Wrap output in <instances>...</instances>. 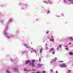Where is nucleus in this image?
Segmentation results:
<instances>
[{"label":"nucleus","instance_id":"nucleus-1","mask_svg":"<svg viewBox=\"0 0 73 73\" xmlns=\"http://www.w3.org/2000/svg\"><path fill=\"white\" fill-rule=\"evenodd\" d=\"M60 67H61V68H64V67H65L66 66V65L64 64H63L61 65H60Z\"/></svg>","mask_w":73,"mask_h":73},{"label":"nucleus","instance_id":"nucleus-2","mask_svg":"<svg viewBox=\"0 0 73 73\" xmlns=\"http://www.w3.org/2000/svg\"><path fill=\"white\" fill-rule=\"evenodd\" d=\"M29 64H30L31 66H32V67H35V64L34 63L32 62V63L31 64V62H30Z\"/></svg>","mask_w":73,"mask_h":73},{"label":"nucleus","instance_id":"nucleus-3","mask_svg":"<svg viewBox=\"0 0 73 73\" xmlns=\"http://www.w3.org/2000/svg\"><path fill=\"white\" fill-rule=\"evenodd\" d=\"M54 49L53 48H50V50L49 51V52H51V51H53V50H54Z\"/></svg>","mask_w":73,"mask_h":73},{"label":"nucleus","instance_id":"nucleus-4","mask_svg":"<svg viewBox=\"0 0 73 73\" xmlns=\"http://www.w3.org/2000/svg\"><path fill=\"white\" fill-rule=\"evenodd\" d=\"M48 2H47L46 1H43V2L44 3H46V4H48L49 3H50V0H48Z\"/></svg>","mask_w":73,"mask_h":73},{"label":"nucleus","instance_id":"nucleus-5","mask_svg":"<svg viewBox=\"0 0 73 73\" xmlns=\"http://www.w3.org/2000/svg\"><path fill=\"white\" fill-rule=\"evenodd\" d=\"M29 62H31V61H30V60H29L27 62L25 63V64H27Z\"/></svg>","mask_w":73,"mask_h":73},{"label":"nucleus","instance_id":"nucleus-6","mask_svg":"<svg viewBox=\"0 0 73 73\" xmlns=\"http://www.w3.org/2000/svg\"><path fill=\"white\" fill-rule=\"evenodd\" d=\"M49 40H50V41H54V39H50Z\"/></svg>","mask_w":73,"mask_h":73},{"label":"nucleus","instance_id":"nucleus-7","mask_svg":"<svg viewBox=\"0 0 73 73\" xmlns=\"http://www.w3.org/2000/svg\"><path fill=\"white\" fill-rule=\"evenodd\" d=\"M71 70H68L67 72V73H70V72H71Z\"/></svg>","mask_w":73,"mask_h":73},{"label":"nucleus","instance_id":"nucleus-8","mask_svg":"<svg viewBox=\"0 0 73 73\" xmlns=\"http://www.w3.org/2000/svg\"><path fill=\"white\" fill-rule=\"evenodd\" d=\"M42 48H41V49H40V53H42Z\"/></svg>","mask_w":73,"mask_h":73},{"label":"nucleus","instance_id":"nucleus-9","mask_svg":"<svg viewBox=\"0 0 73 73\" xmlns=\"http://www.w3.org/2000/svg\"><path fill=\"white\" fill-rule=\"evenodd\" d=\"M56 60H57V58L56 57L55 58V59L53 61V62L55 61H56Z\"/></svg>","mask_w":73,"mask_h":73},{"label":"nucleus","instance_id":"nucleus-10","mask_svg":"<svg viewBox=\"0 0 73 73\" xmlns=\"http://www.w3.org/2000/svg\"><path fill=\"white\" fill-rule=\"evenodd\" d=\"M69 54L70 55H73V53L72 52H70Z\"/></svg>","mask_w":73,"mask_h":73},{"label":"nucleus","instance_id":"nucleus-11","mask_svg":"<svg viewBox=\"0 0 73 73\" xmlns=\"http://www.w3.org/2000/svg\"><path fill=\"white\" fill-rule=\"evenodd\" d=\"M6 72H7L8 73H10V72H9V70H6Z\"/></svg>","mask_w":73,"mask_h":73},{"label":"nucleus","instance_id":"nucleus-12","mask_svg":"<svg viewBox=\"0 0 73 73\" xmlns=\"http://www.w3.org/2000/svg\"><path fill=\"white\" fill-rule=\"evenodd\" d=\"M70 38L72 40V41L73 40V37H70Z\"/></svg>","mask_w":73,"mask_h":73},{"label":"nucleus","instance_id":"nucleus-13","mask_svg":"<svg viewBox=\"0 0 73 73\" xmlns=\"http://www.w3.org/2000/svg\"><path fill=\"white\" fill-rule=\"evenodd\" d=\"M9 22H11V21H12V19H9Z\"/></svg>","mask_w":73,"mask_h":73},{"label":"nucleus","instance_id":"nucleus-14","mask_svg":"<svg viewBox=\"0 0 73 73\" xmlns=\"http://www.w3.org/2000/svg\"><path fill=\"white\" fill-rule=\"evenodd\" d=\"M55 53V51H53L52 52V54H54Z\"/></svg>","mask_w":73,"mask_h":73},{"label":"nucleus","instance_id":"nucleus-15","mask_svg":"<svg viewBox=\"0 0 73 73\" xmlns=\"http://www.w3.org/2000/svg\"><path fill=\"white\" fill-rule=\"evenodd\" d=\"M26 48H31L29 47L28 46H27V45L26 46Z\"/></svg>","mask_w":73,"mask_h":73},{"label":"nucleus","instance_id":"nucleus-16","mask_svg":"<svg viewBox=\"0 0 73 73\" xmlns=\"http://www.w3.org/2000/svg\"><path fill=\"white\" fill-rule=\"evenodd\" d=\"M38 65L40 66V67H41L42 65V64H38Z\"/></svg>","mask_w":73,"mask_h":73},{"label":"nucleus","instance_id":"nucleus-17","mask_svg":"<svg viewBox=\"0 0 73 73\" xmlns=\"http://www.w3.org/2000/svg\"><path fill=\"white\" fill-rule=\"evenodd\" d=\"M49 33V31H47L46 32V34H48V33Z\"/></svg>","mask_w":73,"mask_h":73},{"label":"nucleus","instance_id":"nucleus-18","mask_svg":"<svg viewBox=\"0 0 73 73\" xmlns=\"http://www.w3.org/2000/svg\"><path fill=\"white\" fill-rule=\"evenodd\" d=\"M64 62V61H59V62Z\"/></svg>","mask_w":73,"mask_h":73},{"label":"nucleus","instance_id":"nucleus-19","mask_svg":"<svg viewBox=\"0 0 73 73\" xmlns=\"http://www.w3.org/2000/svg\"><path fill=\"white\" fill-rule=\"evenodd\" d=\"M33 62L34 63V62L35 61V60H32Z\"/></svg>","mask_w":73,"mask_h":73},{"label":"nucleus","instance_id":"nucleus-20","mask_svg":"<svg viewBox=\"0 0 73 73\" xmlns=\"http://www.w3.org/2000/svg\"><path fill=\"white\" fill-rule=\"evenodd\" d=\"M50 11H49L47 12V13H50Z\"/></svg>","mask_w":73,"mask_h":73},{"label":"nucleus","instance_id":"nucleus-21","mask_svg":"<svg viewBox=\"0 0 73 73\" xmlns=\"http://www.w3.org/2000/svg\"><path fill=\"white\" fill-rule=\"evenodd\" d=\"M41 58H39V61H41Z\"/></svg>","mask_w":73,"mask_h":73},{"label":"nucleus","instance_id":"nucleus-22","mask_svg":"<svg viewBox=\"0 0 73 73\" xmlns=\"http://www.w3.org/2000/svg\"><path fill=\"white\" fill-rule=\"evenodd\" d=\"M36 73H41V72H40L39 71H38V72H36Z\"/></svg>","mask_w":73,"mask_h":73},{"label":"nucleus","instance_id":"nucleus-23","mask_svg":"<svg viewBox=\"0 0 73 73\" xmlns=\"http://www.w3.org/2000/svg\"><path fill=\"white\" fill-rule=\"evenodd\" d=\"M65 49L66 50H68V48H65Z\"/></svg>","mask_w":73,"mask_h":73},{"label":"nucleus","instance_id":"nucleus-24","mask_svg":"<svg viewBox=\"0 0 73 73\" xmlns=\"http://www.w3.org/2000/svg\"><path fill=\"white\" fill-rule=\"evenodd\" d=\"M34 51H35V53H37V52H36V50H35Z\"/></svg>","mask_w":73,"mask_h":73},{"label":"nucleus","instance_id":"nucleus-25","mask_svg":"<svg viewBox=\"0 0 73 73\" xmlns=\"http://www.w3.org/2000/svg\"><path fill=\"white\" fill-rule=\"evenodd\" d=\"M10 36H7V38H10Z\"/></svg>","mask_w":73,"mask_h":73},{"label":"nucleus","instance_id":"nucleus-26","mask_svg":"<svg viewBox=\"0 0 73 73\" xmlns=\"http://www.w3.org/2000/svg\"><path fill=\"white\" fill-rule=\"evenodd\" d=\"M69 45H70V44H72V43L71 42H69Z\"/></svg>","mask_w":73,"mask_h":73},{"label":"nucleus","instance_id":"nucleus-27","mask_svg":"<svg viewBox=\"0 0 73 73\" xmlns=\"http://www.w3.org/2000/svg\"><path fill=\"white\" fill-rule=\"evenodd\" d=\"M59 46H60V47L61 48L62 47V46L61 45H59Z\"/></svg>","mask_w":73,"mask_h":73},{"label":"nucleus","instance_id":"nucleus-28","mask_svg":"<svg viewBox=\"0 0 73 73\" xmlns=\"http://www.w3.org/2000/svg\"><path fill=\"white\" fill-rule=\"evenodd\" d=\"M46 72L45 71H44L43 72V73H45Z\"/></svg>","mask_w":73,"mask_h":73},{"label":"nucleus","instance_id":"nucleus-29","mask_svg":"<svg viewBox=\"0 0 73 73\" xmlns=\"http://www.w3.org/2000/svg\"><path fill=\"white\" fill-rule=\"evenodd\" d=\"M68 1H73V0H68Z\"/></svg>","mask_w":73,"mask_h":73},{"label":"nucleus","instance_id":"nucleus-30","mask_svg":"<svg viewBox=\"0 0 73 73\" xmlns=\"http://www.w3.org/2000/svg\"><path fill=\"white\" fill-rule=\"evenodd\" d=\"M24 45L25 46H26L27 45V44H24Z\"/></svg>","mask_w":73,"mask_h":73},{"label":"nucleus","instance_id":"nucleus-31","mask_svg":"<svg viewBox=\"0 0 73 73\" xmlns=\"http://www.w3.org/2000/svg\"><path fill=\"white\" fill-rule=\"evenodd\" d=\"M48 45V44H46L45 46H46L47 45Z\"/></svg>","mask_w":73,"mask_h":73},{"label":"nucleus","instance_id":"nucleus-32","mask_svg":"<svg viewBox=\"0 0 73 73\" xmlns=\"http://www.w3.org/2000/svg\"><path fill=\"white\" fill-rule=\"evenodd\" d=\"M46 49H48V47H46Z\"/></svg>","mask_w":73,"mask_h":73},{"label":"nucleus","instance_id":"nucleus-33","mask_svg":"<svg viewBox=\"0 0 73 73\" xmlns=\"http://www.w3.org/2000/svg\"><path fill=\"white\" fill-rule=\"evenodd\" d=\"M65 47H68V46L67 45H66V46H65Z\"/></svg>","mask_w":73,"mask_h":73},{"label":"nucleus","instance_id":"nucleus-34","mask_svg":"<svg viewBox=\"0 0 73 73\" xmlns=\"http://www.w3.org/2000/svg\"><path fill=\"white\" fill-rule=\"evenodd\" d=\"M27 70V69H25V70H24V71H25Z\"/></svg>","mask_w":73,"mask_h":73},{"label":"nucleus","instance_id":"nucleus-35","mask_svg":"<svg viewBox=\"0 0 73 73\" xmlns=\"http://www.w3.org/2000/svg\"><path fill=\"white\" fill-rule=\"evenodd\" d=\"M50 71H51V72H53V70H51Z\"/></svg>","mask_w":73,"mask_h":73},{"label":"nucleus","instance_id":"nucleus-36","mask_svg":"<svg viewBox=\"0 0 73 73\" xmlns=\"http://www.w3.org/2000/svg\"><path fill=\"white\" fill-rule=\"evenodd\" d=\"M58 49H59V47H58V48H57L58 50Z\"/></svg>","mask_w":73,"mask_h":73},{"label":"nucleus","instance_id":"nucleus-37","mask_svg":"<svg viewBox=\"0 0 73 73\" xmlns=\"http://www.w3.org/2000/svg\"><path fill=\"white\" fill-rule=\"evenodd\" d=\"M64 1H65V3H66V1L65 0Z\"/></svg>","mask_w":73,"mask_h":73},{"label":"nucleus","instance_id":"nucleus-38","mask_svg":"<svg viewBox=\"0 0 73 73\" xmlns=\"http://www.w3.org/2000/svg\"><path fill=\"white\" fill-rule=\"evenodd\" d=\"M56 73H58V72H57V71H56Z\"/></svg>","mask_w":73,"mask_h":73},{"label":"nucleus","instance_id":"nucleus-39","mask_svg":"<svg viewBox=\"0 0 73 73\" xmlns=\"http://www.w3.org/2000/svg\"><path fill=\"white\" fill-rule=\"evenodd\" d=\"M31 53H32V52H33V51H31Z\"/></svg>","mask_w":73,"mask_h":73},{"label":"nucleus","instance_id":"nucleus-40","mask_svg":"<svg viewBox=\"0 0 73 73\" xmlns=\"http://www.w3.org/2000/svg\"><path fill=\"white\" fill-rule=\"evenodd\" d=\"M29 72H31V70H29Z\"/></svg>","mask_w":73,"mask_h":73},{"label":"nucleus","instance_id":"nucleus-41","mask_svg":"<svg viewBox=\"0 0 73 73\" xmlns=\"http://www.w3.org/2000/svg\"><path fill=\"white\" fill-rule=\"evenodd\" d=\"M48 38H49V37H47Z\"/></svg>","mask_w":73,"mask_h":73},{"label":"nucleus","instance_id":"nucleus-42","mask_svg":"<svg viewBox=\"0 0 73 73\" xmlns=\"http://www.w3.org/2000/svg\"><path fill=\"white\" fill-rule=\"evenodd\" d=\"M33 73H35V72H33Z\"/></svg>","mask_w":73,"mask_h":73}]
</instances>
